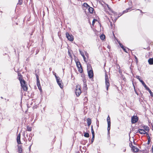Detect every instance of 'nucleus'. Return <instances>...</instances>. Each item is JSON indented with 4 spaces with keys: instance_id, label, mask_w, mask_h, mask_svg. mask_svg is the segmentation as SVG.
Instances as JSON below:
<instances>
[{
    "instance_id": "nucleus-18",
    "label": "nucleus",
    "mask_w": 153,
    "mask_h": 153,
    "mask_svg": "<svg viewBox=\"0 0 153 153\" xmlns=\"http://www.w3.org/2000/svg\"><path fill=\"white\" fill-rule=\"evenodd\" d=\"M146 89V90L147 91H148L149 92L150 94V95L152 97L153 96V93L152 92L151 90H150L149 88L148 87Z\"/></svg>"
},
{
    "instance_id": "nucleus-9",
    "label": "nucleus",
    "mask_w": 153,
    "mask_h": 153,
    "mask_svg": "<svg viewBox=\"0 0 153 153\" xmlns=\"http://www.w3.org/2000/svg\"><path fill=\"white\" fill-rule=\"evenodd\" d=\"M21 134L20 133L18 134L16 140L18 144H21L20 141Z\"/></svg>"
},
{
    "instance_id": "nucleus-32",
    "label": "nucleus",
    "mask_w": 153,
    "mask_h": 153,
    "mask_svg": "<svg viewBox=\"0 0 153 153\" xmlns=\"http://www.w3.org/2000/svg\"><path fill=\"white\" fill-rule=\"evenodd\" d=\"M91 130L92 136H95V133L93 128L91 129Z\"/></svg>"
},
{
    "instance_id": "nucleus-4",
    "label": "nucleus",
    "mask_w": 153,
    "mask_h": 153,
    "mask_svg": "<svg viewBox=\"0 0 153 153\" xmlns=\"http://www.w3.org/2000/svg\"><path fill=\"white\" fill-rule=\"evenodd\" d=\"M88 74L89 78L90 79H93L94 78V73L92 68L89 70H88Z\"/></svg>"
},
{
    "instance_id": "nucleus-25",
    "label": "nucleus",
    "mask_w": 153,
    "mask_h": 153,
    "mask_svg": "<svg viewBox=\"0 0 153 153\" xmlns=\"http://www.w3.org/2000/svg\"><path fill=\"white\" fill-rule=\"evenodd\" d=\"M78 69V71L80 73H82L83 72V69L82 67L79 68Z\"/></svg>"
},
{
    "instance_id": "nucleus-10",
    "label": "nucleus",
    "mask_w": 153,
    "mask_h": 153,
    "mask_svg": "<svg viewBox=\"0 0 153 153\" xmlns=\"http://www.w3.org/2000/svg\"><path fill=\"white\" fill-rule=\"evenodd\" d=\"M36 85L37 86H40V81L39 79V77L37 74H36Z\"/></svg>"
},
{
    "instance_id": "nucleus-57",
    "label": "nucleus",
    "mask_w": 153,
    "mask_h": 153,
    "mask_svg": "<svg viewBox=\"0 0 153 153\" xmlns=\"http://www.w3.org/2000/svg\"><path fill=\"white\" fill-rule=\"evenodd\" d=\"M89 67H91V65H87L88 68Z\"/></svg>"
},
{
    "instance_id": "nucleus-59",
    "label": "nucleus",
    "mask_w": 153,
    "mask_h": 153,
    "mask_svg": "<svg viewBox=\"0 0 153 153\" xmlns=\"http://www.w3.org/2000/svg\"><path fill=\"white\" fill-rule=\"evenodd\" d=\"M138 10H140L141 13H143V12H142V11L141 10H140V9H138Z\"/></svg>"
},
{
    "instance_id": "nucleus-13",
    "label": "nucleus",
    "mask_w": 153,
    "mask_h": 153,
    "mask_svg": "<svg viewBox=\"0 0 153 153\" xmlns=\"http://www.w3.org/2000/svg\"><path fill=\"white\" fill-rule=\"evenodd\" d=\"M88 10L90 13L92 14L93 13V11L94 10L93 7H88Z\"/></svg>"
},
{
    "instance_id": "nucleus-53",
    "label": "nucleus",
    "mask_w": 153,
    "mask_h": 153,
    "mask_svg": "<svg viewBox=\"0 0 153 153\" xmlns=\"http://www.w3.org/2000/svg\"><path fill=\"white\" fill-rule=\"evenodd\" d=\"M138 130H140V131H145L143 129H140V128H139L138 129Z\"/></svg>"
},
{
    "instance_id": "nucleus-56",
    "label": "nucleus",
    "mask_w": 153,
    "mask_h": 153,
    "mask_svg": "<svg viewBox=\"0 0 153 153\" xmlns=\"http://www.w3.org/2000/svg\"><path fill=\"white\" fill-rule=\"evenodd\" d=\"M31 145H30V146H29V150H30L31 147Z\"/></svg>"
},
{
    "instance_id": "nucleus-7",
    "label": "nucleus",
    "mask_w": 153,
    "mask_h": 153,
    "mask_svg": "<svg viewBox=\"0 0 153 153\" xmlns=\"http://www.w3.org/2000/svg\"><path fill=\"white\" fill-rule=\"evenodd\" d=\"M138 118L137 116H133L131 117V122L132 124H134L136 123L138 120Z\"/></svg>"
},
{
    "instance_id": "nucleus-61",
    "label": "nucleus",
    "mask_w": 153,
    "mask_h": 153,
    "mask_svg": "<svg viewBox=\"0 0 153 153\" xmlns=\"http://www.w3.org/2000/svg\"><path fill=\"white\" fill-rule=\"evenodd\" d=\"M33 32L32 31L30 34V35H32L33 34Z\"/></svg>"
},
{
    "instance_id": "nucleus-40",
    "label": "nucleus",
    "mask_w": 153,
    "mask_h": 153,
    "mask_svg": "<svg viewBox=\"0 0 153 153\" xmlns=\"http://www.w3.org/2000/svg\"><path fill=\"white\" fill-rule=\"evenodd\" d=\"M119 45L122 49L125 47L121 43H119Z\"/></svg>"
},
{
    "instance_id": "nucleus-3",
    "label": "nucleus",
    "mask_w": 153,
    "mask_h": 153,
    "mask_svg": "<svg viewBox=\"0 0 153 153\" xmlns=\"http://www.w3.org/2000/svg\"><path fill=\"white\" fill-rule=\"evenodd\" d=\"M75 94L77 97L79 96L81 93L80 88L79 86L77 85L76 86Z\"/></svg>"
},
{
    "instance_id": "nucleus-35",
    "label": "nucleus",
    "mask_w": 153,
    "mask_h": 153,
    "mask_svg": "<svg viewBox=\"0 0 153 153\" xmlns=\"http://www.w3.org/2000/svg\"><path fill=\"white\" fill-rule=\"evenodd\" d=\"M79 51L80 52V54L81 55V56L83 57V56H85L84 53L83 52H82L80 50H79Z\"/></svg>"
},
{
    "instance_id": "nucleus-28",
    "label": "nucleus",
    "mask_w": 153,
    "mask_h": 153,
    "mask_svg": "<svg viewBox=\"0 0 153 153\" xmlns=\"http://www.w3.org/2000/svg\"><path fill=\"white\" fill-rule=\"evenodd\" d=\"M56 79L57 83L60 82V78L59 77L58 78H56ZM60 82H62V80L60 81Z\"/></svg>"
},
{
    "instance_id": "nucleus-11",
    "label": "nucleus",
    "mask_w": 153,
    "mask_h": 153,
    "mask_svg": "<svg viewBox=\"0 0 153 153\" xmlns=\"http://www.w3.org/2000/svg\"><path fill=\"white\" fill-rule=\"evenodd\" d=\"M87 122L88 126L89 127L91 125L92 123L91 119L89 118H88L87 119Z\"/></svg>"
},
{
    "instance_id": "nucleus-51",
    "label": "nucleus",
    "mask_w": 153,
    "mask_h": 153,
    "mask_svg": "<svg viewBox=\"0 0 153 153\" xmlns=\"http://www.w3.org/2000/svg\"><path fill=\"white\" fill-rule=\"evenodd\" d=\"M39 52V49L37 50L36 51V54H38V53Z\"/></svg>"
},
{
    "instance_id": "nucleus-46",
    "label": "nucleus",
    "mask_w": 153,
    "mask_h": 153,
    "mask_svg": "<svg viewBox=\"0 0 153 153\" xmlns=\"http://www.w3.org/2000/svg\"><path fill=\"white\" fill-rule=\"evenodd\" d=\"M82 57H83V58L84 61L85 62H87V61H86V58L85 57V56H83Z\"/></svg>"
},
{
    "instance_id": "nucleus-44",
    "label": "nucleus",
    "mask_w": 153,
    "mask_h": 153,
    "mask_svg": "<svg viewBox=\"0 0 153 153\" xmlns=\"http://www.w3.org/2000/svg\"><path fill=\"white\" fill-rule=\"evenodd\" d=\"M107 121L110 120V118L109 115H108L107 117Z\"/></svg>"
},
{
    "instance_id": "nucleus-38",
    "label": "nucleus",
    "mask_w": 153,
    "mask_h": 153,
    "mask_svg": "<svg viewBox=\"0 0 153 153\" xmlns=\"http://www.w3.org/2000/svg\"><path fill=\"white\" fill-rule=\"evenodd\" d=\"M122 15V14H120V16L118 15V16H115L114 17H115V20H117Z\"/></svg>"
},
{
    "instance_id": "nucleus-29",
    "label": "nucleus",
    "mask_w": 153,
    "mask_h": 153,
    "mask_svg": "<svg viewBox=\"0 0 153 153\" xmlns=\"http://www.w3.org/2000/svg\"><path fill=\"white\" fill-rule=\"evenodd\" d=\"M129 146L131 148V149L132 148H134V146L133 145L132 142L131 141V143H129Z\"/></svg>"
},
{
    "instance_id": "nucleus-20",
    "label": "nucleus",
    "mask_w": 153,
    "mask_h": 153,
    "mask_svg": "<svg viewBox=\"0 0 153 153\" xmlns=\"http://www.w3.org/2000/svg\"><path fill=\"white\" fill-rule=\"evenodd\" d=\"M83 133L84 134V136L85 137H87V138L89 137V135L88 133L84 132H83Z\"/></svg>"
},
{
    "instance_id": "nucleus-63",
    "label": "nucleus",
    "mask_w": 153,
    "mask_h": 153,
    "mask_svg": "<svg viewBox=\"0 0 153 153\" xmlns=\"http://www.w3.org/2000/svg\"><path fill=\"white\" fill-rule=\"evenodd\" d=\"M107 48H109V49H110V47L109 46H108V47H107Z\"/></svg>"
},
{
    "instance_id": "nucleus-1",
    "label": "nucleus",
    "mask_w": 153,
    "mask_h": 153,
    "mask_svg": "<svg viewBox=\"0 0 153 153\" xmlns=\"http://www.w3.org/2000/svg\"><path fill=\"white\" fill-rule=\"evenodd\" d=\"M18 75L19 77L18 79L19 80L21 84V86L26 85V82L23 79H22V76L20 73H18Z\"/></svg>"
},
{
    "instance_id": "nucleus-55",
    "label": "nucleus",
    "mask_w": 153,
    "mask_h": 153,
    "mask_svg": "<svg viewBox=\"0 0 153 153\" xmlns=\"http://www.w3.org/2000/svg\"><path fill=\"white\" fill-rule=\"evenodd\" d=\"M117 15H118L117 13H116V14H114V16H117Z\"/></svg>"
},
{
    "instance_id": "nucleus-52",
    "label": "nucleus",
    "mask_w": 153,
    "mask_h": 153,
    "mask_svg": "<svg viewBox=\"0 0 153 153\" xmlns=\"http://www.w3.org/2000/svg\"><path fill=\"white\" fill-rule=\"evenodd\" d=\"M68 53L69 56H70L72 58L71 55V54L69 52V51H68Z\"/></svg>"
},
{
    "instance_id": "nucleus-43",
    "label": "nucleus",
    "mask_w": 153,
    "mask_h": 153,
    "mask_svg": "<svg viewBox=\"0 0 153 153\" xmlns=\"http://www.w3.org/2000/svg\"><path fill=\"white\" fill-rule=\"evenodd\" d=\"M34 136V134H32L31 133H30V134L29 135V137H31L32 138V137Z\"/></svg>"
},
{
    "instance_id": "nucleus-14",
    "label": "nucleus",
    "mask_w": 153,
    "mask_h": 153,
    "mask_svg": "<svg viewBox=\"0 0 153 153\" xmlns=\"http://www.w3.org/2000/svg\"><path fill=\"white\" fill-rule=\"evenodd\" d=\"M18 149L19 153H22V146H18Z\"/></svg>"
},
{
    "instance_id": "nucleus-41",
    "label": "nucleus",
    "mask_w": 153,
    "mask_h": 153,
    "mask_svg": "<svg viewBox=\"0 0 153 153\" xmlns=\"http://www.w3.org/2000/svg\"><path fill=\"white\" fill-rule=\"evenodd\" d=\"M123 49L125 52L127 53H128V51L126 49V47H125Z\"/></svg>"
},
{
    "instance_id": "nucleus-62",
    "label": "nucleus",
    "mask_w": 153,
    "mask_h": 153,
    "mask_svg": "<svg viewBox=\"0 0 153 153\" xmlns=\"http://www.w3.org/2000/svg\"><path fill=\"white\" fill-rule=\"evenodd\" d=\"M91 129L93 128V125H91Z\"/></svg>"
},
{
    "instance_id": "nucleus-22",
    "label": "nucleus",
    "mask_w": 153,
    "mask_h": 153,
    "mask_svg": "<svg viewBox=\"0 0 153 153\" xmlns=\"http://www.w3.org/2000/svg\"><path fill=\"white\" fill-rule=\"evenodd\" d=\"M105 36L104 34H102L100 36V38L101 40H103L105 38Z\"/></svg>"
},
{
    "instance_id": "nucleus-8",
    "label": "nucleus",
    "mask_w": 153,
    "mask_h": 153,
    "mask_svg": "<svg viewBox=\"0 0 153 153\" xmlns=\"http://www.w3.org/2000/svg\"><path fill=\"white\" fill-rule=\"evenodd\" d=\"M107 123H108V127H107V130H108V134L109 135H110V130L111 128V120L108 121Z\"/></svg>"
},
{
    "instance_id": "nucleus-16",
    "label": "nucleus",
    "mask_w": 153,
    "mask_h": 153,
    "mask_svg": "<svg viewBox=\"0 0 153 153\" xmlns=\"http://www.w3.org/2000/svg\"><path fill=\"white\" fill-rule=\"evenodd\" d=\"M76 62V65L78 68H79L82 67V65L78 61Z\"/></svg>"
},
{
    "instance_id": "nucleus-39",
    "label": "nucleus",
    "mask_w": 153,
    "mask_h": 153,
    "mask_svg": "<svg viewBox=\"0 0 153 153\" xmlns=\"http://www.w3.org/2000/svg\"><path fill=\"white\" fill-rule=\"evenodd\" d=\"M38 88V89H39V90L41 92H42V89L41 88V85H40V86H37Z\"/></svg>"
},
{
    "instance_id": "nucleus-42",
    "label": "nucleus",
    "mask_w": 153,
    "mask_h": 153,
    "mask_svg": "<svg viewBox=\"0 0 153 153\" xmlns=\"http://www.w3.org/2000/svg\"><path fill=\"white\" fill-rule=\"evenodd\" d=\"M110 11L111 12V13L113 14H116V12H115L114 11L112 10H110Z\"/></svg>"
},
{
    "instance_id": "nucleus-21",
    "label": "nucleus",
    "mask_w": 153,
    "mask_h": 153,
    "mask_svg": "<svg viewBox=\"0 0 153 153\" xmlns=\"http://www.w3.org/2000/svg\"><path fill=\"white\" fill-rule=\"evenodd\" d=\"M144 130L145 131H149V127L147 126H144Z\"/></svg>"
},
{
    "instance_id": "nucleus-58",
    "label": "nucleus",
    "mask_w": 153,
    "mask_h": 153,
    "mask_svg": "<svg viewBox=\"0 0 153 153\" xmlns=\"http://www.w3.org/2000/svg\"><path fill=\"white\" fill-rule=\"evenodd\" d=\"M25 132H24V133H23V135L24 137H25Z\"/></svg>"
},
{
    "instance_id": "nucleus-23",
    "label": "nucleus",
    "mask_w": 153,
    "mask_h": 153,
    "mask_svg": "<svg viewBox=\"0 0 153 153\" xmlns=\"http://www.w3.org/2000/svg\"><path fill=\"white\" fill-rule=\"evenodd\" d=\"M27 131H32V127H30L29 126H27Z\"/></svg>"
},
{
    "instance_id": "nucleus-50",
    "label": "nucleus",
    "mask_w": 153,
    "mask_h": 153,
    "mask_svg": "<svg viewBox=\"0 0 153 153\" xmlns=\"http://www.w3.org/2000/svg\"><path fill=\"white\" fill-rule=\"evenodd\" d=\"M32 138L31 137H29V138H28V140L29 141H30L32 139Z\"/></svg>"
},
{
    "instance_id": "nucleus-49",
    "label": "nucleus",
    "mask_w": 153,
    "mask_h": 153,
    "mask_svg": "<svg viewBox=\"0 0 153 153\" xmlns=\"http://www.w3.org/2000/svg\"><path fill=\"white\" fill-rule=\"evenodd\" d=\"M137 132L139 133H140V134H143V132H141L140 131V130H137Z\"/></svg>"
},
{
    "instance_id": "nucleus-6",
    "label": "nucleus",
    "mask_w": 153,
    "mask_h": 153,
    "mask_svg": "<svg viewBox=\"0 0 153 153\" xmlns=\"http://www.w3.org/2000/svg\"><path fill=\"white\" fill-rule=\"evenodd\" d=\"M136 78L139 80L140 82L142 84L143 86L144 87L145 89H146L148 87L145 84L144 82L142 79H141L139 76H136Z\"/></svg>"
},
{
    "instance_id": "nucleus-31",
    "label": "nucleus",
    "mask_w": 153,
    "mask_h": 153,
    "mask_svg": "<svg viewBox=\"0 0 153 153\" xmlns=\"http://www.w3.org/2000/svg\"><path fill=\"white\" fill-rule=\"evenodd\" d=\"M91 130L92 136H95V133L93 128L91 129Z\"/></svg>"
},
{
    "instance_id": "nucleus-26",
    "label": "nucleus",
    "mask_w": 153,
    "mask_h": 153,
    "mask_svg": "<svg viewBox=\"0 0 153 153\" xmlns=\"http://www.w3.org/2000/svg\"><path fill=\"white\" fill-rule=\"evenodd\" d=\"M151 141V138L149 136V137H148V142L147 144L149 145V144L150 143Z\"/></svg>"
},
{
    "instance_id": "nucleus-54",
    "label": "nucleus",
    "mask_w": 153,
    "mask_h": 153,
    "mask_svg": "<svg viewBox=\"0 0 153 153\" xmlns=\"http://www.w3.org/2000/svg\"><path fill=\"white\" fill-rule=\"evenodd\" d=\"M133 143L134 145H137L136 143L134 141V140H133Z\"/></svg>"
},
{
    "instance_id": "nucleus-12",
    "label": "nucleus",
    "mask_w": 153,
    "mask_h": 153,
    "mask_svg": "<svg viewBox=\"0 0 153 153\" xmlns=\"http://www.w3.org/2000/svg\"><path fill=\"white\" fill-rule=\"evenodd\" d=\"M21 87L25 91H27L28 88L26 84L21 86Z\"/></svg>"
},
{
    "instance_id": "nucleus-37",
    "label": "nucleus",
    "mask_w": 153,
    "mask_h": 153,
    "mask_svg": "<svg viewBox=\"0 0 153 153\" xmlns=\"http://www.w3.org/2000/svg\"><path fill=\"white\" fill-rule=\"evenodd\" d=\"M23 1V0H19L18 3L17 4H19V5H21L22 4V2Z\"/></svg>"
},
{
    "instance_id": "nucleus-64",
    "label": "nucleus",
    "mask_w": 153,
    "mask_h": 153,
    "mask_svg": "<svg viewBox=\"0 0 153 153\" xmlns=\"http://www.w3.org/2000/svg\"><path fill=\"white\" fill-rule=\"evenodd\" d=\"M152 152L153 153V147H152Z\"/></svg>"
},
{
    "instance_id": "nucleus-47",
    "label": "nucleus",
    "mask_w": 153,
    "mask_h": 153,
    "mask_svg": "<svg viewBox=\"0 0 153 153\" xmlns=\"http://www.w3.org/2000/svg\"><path fill=\"white\" fill-rule=\"evenodd\" d=\"M53 74L54 75L56 78H58V77H59V76H57L56 75V74L55 73H53Z\"/></svg>"
},
{
    "instance_id": "nucleus-17",
    "label": "nucleus",
    "mask_w": 153,
    "mask_h": 153,
    "mask_svg": "<svg viewBox=\"0 0 153 153\" xmlns=\"http://www.w3.org/2000/svg\"><path fill=\"white\" fill-rule=\"evenodd\" d=\"M131 149L133 152H137L139 150V149L135 146H134V148H132Z\"/></svg>"
},
{
    "instance_id": "nucleus-45",
    "label": "nucleus",
    "mask_w": 153,
    "mask_h": 153,
    "mask_svg": "<svg viewBox=\"0 0 153 153\" xmlns=\"http://www.w3.org/2000/svg\"><path fill=\"white\" fill-rule=\"evenodd\" d=\"M134 57H135V59L136 60V62L137 63V62H138V59H137V57L135 56H134Z\"/></svg>"
},
{
    "instance_id": "nucleus-5",
    "label": "nucleus",
    "mask_w": 153,
    "mask_h": 153,
    "mask_svg": "<svg viewBox=\"0 0 153 153\" xmlns=\"http://www.w3.org/2000/svg\"><path fill=\"white\" fill-rule=\"evenodd\" d=\"M66 36L68 40L72 42L74 40V36L71 34H69L68 33L66 32Z\"/></svg>"
},
{
    "instance_id": "nucleus-48",
    "label": "nucleus",
    "mask_w": 153,
    "mask_h": 153,
    "mask_svg": "<svg viewBox=\"0 0 153 153\" xmlns=\"http://www.w3.org/2000/svg\"><path fill=\"white\" fill-rule=\"evenodd\" d=\"M96 124H97V127H99V121L98 120H97V121Z\"/></svg>"
},
{
    "instance_id": "nucleus-24",
    "label": "nucleus",
    "mask_w": 153,
    "mask_h": 153,
    "mask_svg": "<svg viewBox=\"0 0 153 153\" xmlns=\"http://www.w3.org/2000/svg\"><path fill=\"white\" fill-rule=\"evenodd\" d=\"M83 6L87 8H88L90 7V6L87 3H84L83 4Z\"/></svg>"
},
{
    "instance_id": "nucleus-2",
    "label": "nucleus",
    "mask_w": 153,
    "mask_h": 153,
    "mask_svg": "<svg viewBox=\"0 0 153 153\" xmlns=\"http://www.w3.org/2000/svg\"><path fill=\"white\" fill-rule=\"evenodd\" d=\"M105 85L106 88V89L107 90H108V88L110 85V83L109 82V80L108 78V75L105 74Z\"/></svg>"
},
{
    "instance_id": "nucleus-15",
    "label": "nucleus",
    "mask_w": 153,
    "mask_h": 153,
    "mask_svg": "<svg viewBox=\"0 0 153 153\" xmlns=\"http://www.w3.org/2000/svg\"><path fill=\"white\" fill-rule=\"evenodd\" d=\"M149 63L150 65L153 64V58H150L148 60Z\"/></svg>"
},
{
    "instance_id": "nucleus-27",
    "label": "nucleus",
    "mask_w": 153,
    "mask_h": 153,
    "mask_svg": "<svg viewBox=\"0 0 153 153\" xmlns=\"http://www.w3.org/2000/svg\"><path fill=\"white\" fill-rule=\"evenodd\" d=\"M143 134H146L147 137H149V133L146 132L145 131H143Z\"/></svg>"
},
{
    "instance_id": "nucleus-60",
    "label": "nucleus",
    "mask_w": 153,
    "mask_h": 153,
    "mask_svg": "<svg viewBox=\"0 0 153 153\" xmlns=\"http://www.w3.org/2000/svg\"><path fill=\"white\" fill-rule=\"evenodd\" d=\"M118 43L119 44V43H121L120 41H117Z\"/></svg>"
},
{
    "instance_id": "nucleus-36",
    "label": "nucleus",
    "mask_w": 153,
    "mask_h": 153,
    "mask_svg": "<svg viewBox=\"0 0 153 153\" xmlns=\"http://www.w3.org/2000/svg\"><path fill=\"white\" fill-rule=\"evenodd\" d=\"M95 138V136H92V138L91 140V143H92L94 141Z\"/></svg>"
},
{
    "instance_id": "nucleus-34",
    "label": "nucleus",
    "mask_w": 153,
    "mask_h": 153,
    "mask_svg": "<svg viewBox=\"0 0 153 153\" xmlns=\"http://www.w3.org/2000/svg\"><path fill=\"white\" fill-rule=\"evenodd\" d=\"M97 21V19H93L92 21V25H94V24L96 21Z\"/></svg>"
},
{
    "instance_id": "nucleus-19",
    "label": "nucleus",
    "mask_w": 153,
    "mask_h": 153,
    "mask_svg": "<svg viewBox=\"0 0 153 153\" xmlns=\"http://www.w3.org/2000/svg\"><path fill=\"white\" fill-rule=\"evenodd\" d=\"M131 8H129L127 9L126 10H125L123 12V13L121 14L122 15L125 13H127L129 11H131Z\"/></svg>"
},
{
    "instance_id": "nucleus-30",
    "label": "nucleus",
    "mask_w": 153,
    "mask_h": 153,
    "mask_svg": "<svg viewBox=\"0 0 153 153\" xmlns=\"http://www.w3.org/2000/svg\"><path fill=\"white\" fill-rule=\"evenodd\" d=\"M57 84L61 88H63V85H62L61 82H60Z\"/></svg>"
},
{
    "instance_id": "nucleus-33",
    "label": "nucleus",
    "mask_w": 153,
    "mask_h": 153,
    "mask_svg": "<svg viewBox=\"0 0 153 153\" xmlns=\"http://www.w3.org/2000/svg\"><path fill=\"white\" fill-rule=\"evenodd\" d=\"M91 130L92 136H95V133L93 128L91 129Z\"/></svg>"
}]
</instances>
